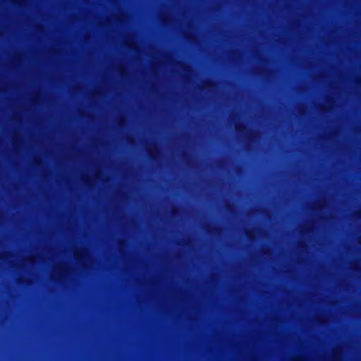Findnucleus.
I'll use <instances>...</instances> for the list:
<instances>
[{"label":"nucleus","instance_id":"f257e3e1","mask_svg":"<svg viewBox=\"0 0 361 361\" xmlns=\"http://www.w3.org/2000/svg\"><path fill=\"white\" fill-rule=\"evenodd\" d=\"M235 129L238 133H243L247 129V127L243 123H238L235 126Z\"/></svg>","mask_w":361,"mask_h":361},{"label":"nucleus","instance_id":"f03ea898","mask_svg":"<svg viewBox=\"0 0 361 361\" xmlns=\"http://www.w3.org/2000/svg\"><path fill=\"white\" fill-rule=\"evenodd\" d=\"M159 154V152L157 150L154 151H149V157L152 160H156L157 157V154Z\"/></svg>","mask_w":361,"mask_h":361},{"label":"nucleus","instance_id":"7ed1b4c3","mask_svg":"<svg viewBox=\"0 0 361 361\" xmlns=\"http://www.w3.org/2000/svg\"><path fill=\"white\" fill-rule=\"evenodd\" d=\"M246 235L251 240L254 238L253 233L251 231L246 232Z\"/></svg>","mask_w":361,"mask_h":361},{"label":"nucleus","instance_id":"20e7f679","mask_svg":"<svg viewBox=\"0 0 361 361\" xmlns=\"http://www.w3.org/2000/svg\"><path fill=\"white\" fill-rule=\"evenodd\" d=\"M204 84H205V86H207V87H211L213 85V83L211 82H206Z\"/></svg>","mask_w":361,"mask_h":361},{"label":"nucleus","instance_id":"39448f33","mask_svg":"<svg viewBox=\"0 0 361 361\" xmlns=\"http://www.w3.org/2000/svg\"><path fill=\"white\" fill-rule=\"evenodd\" d=\"M355 215H356L358 218H361V211H357V212H356Z\"/></svg>","mask_w":361,"mask_h":361},{"label":"nucleus","instance_id":"423d86ee","mask_svg":"<svg viewBox=\"0 0 361 361\" xmlns=\"http://www.w3.org/2000/svg\"><path fill=\"white\" fill-rule=\"evenodd\" d=\"M82 180H83L84 181H85V182H86V181H87L89 179H88V178H87V177H86V176H83V177H82Z\"/></svg>","mask_w":361,"mask_h":361},{"label":"nucleus","instance_id":"0eeeda50","mask_svg":"<svg viewBox=\"0 0 361 361\" xmlns=\"http://www.w3.org/2000/svg\"><path fill=\"white\" fill-rule=\"evenodd\" d=\"M176 209H172V211H171V214H172L173 215H174V214H176Z\"/></svg>","mask_w":361,"mask_h":361},{"label":"nucleus","instance_id":"6e6552de","mask_svg":"<svg viewBox=\"0 0 361 361\" xmlns=\"http://www.w3.org/2000/svg\"><path fill=\"white\" fill-rule=\"evenodd\" d=\"M300 247H303V244L302 243H300L299 244Z\"/></svg>","mask_w":361,"mask_h":361},{"label":"nucleus","instance_id":"1a4fd4ad","mask_svg":"<svg viewBox=\"0 0 361 361\" xmlns=\"http://www.w3.org/2000/svg\"><path fill=\"white\" fill-rule=\"evenodd\" d=\"M75 256V258H76V259H78V254H76Z\"/></svg>","mask_w":361,"mask_h":361}]
</instances>
